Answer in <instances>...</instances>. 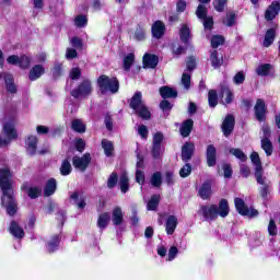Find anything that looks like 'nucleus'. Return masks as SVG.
Here are the masks:
<instances>
[{"label": "nucleus", "mask_w": 280, "mask_h": 280, "mask_svg": "<svg viewBox=\"0 0 280 280\" xmlns=\"http://www.w3.org/2000/svg\"><path fill=\"white\" fill-rule=\"evenodd\" d=\"M0 186L2 189V207L7 209L8 215H15L19 206L16 205L14 191L12 190V173L10 172V168L0 170Z\"/></svg>", "instance_id": "obj_1"}, {"label": "nucleus", "mask_w": 280, "mask_h": 280, "mask_svg": "<svg viewBox=\"0 0 280 280\" xmlns=\"http://www.w3.org/2000/svg\"><path fill=\"white\" fill-rule=\"evenodd\" d=\"M199 215H203L206 220H215L218 215L226 218V215H229V201L222 199L219 203V208H217V206H202L199 209Z\"/></svg>", "instance_id": "obj_2"}, {"label": "nucleus", "mask_w": 280, "mask_h": 280, "mask_svg": "<svg viewBox=\"0 0 280 280\" xmlns=\"http://www.w3.org/2000/svg\"><path fill=\"white\" fill-rule=\"evenodd\" d=\"M250 161L255 165V176L259 185H262L260 194L262 198H266L268 195V184H266V177L262 176L264 170L261 168V160L259 159V153L253 152L250 154Z\"/></svg>", "instance_id": "obj_3"}, {"label": "nucleus", "mask_w": 280, "mask_h": 280, "mask_svg": "<svg viewBox=\"0 0 280 280\" xmlns=\"http://www.w3.org/2000/svg\"><path fill=\"white\" fill-rule=\"evenodd\" d=\"M141 98V92H136L131 98L130 108H132L136 115L141 117V119H150V117H152V114L150 113V109H148V106L143 104V101Z\"/></svg>", "instance_id": "obj_4"}, {"label": "nucleus", "mask_w": 280, "mask_h": 280, "mask_svg": "<svg viewBox=\"0 0 280 280\" xmlns=\"http://www.w3.org/2000/svg\"><path fill=\"white\" fill-rule=\"evenodd\" d=\"M97 84L102 95H106V93H117V91H119V81L117 78H109L103 74L97 79Z\"/></svg>", "instance_id": "obj_5"}, {"label": "nucleus", "mask_w": 280, "mask_h": 280, "mask_svg": "<svg viewBox=\"0 0 280 280\" xmlns=\"http://www.w3.org/2000/svg\"><path fill=\"white\" fill-rule=\"evenodd\" d=\"M12 139H16V129H14V121H9L3 127V137H0V148L9 145Z\"/></svg>", "instance_id": "obj_6"}, {"label": "nucleus", "mask_w": 280, "mask_h": 280, "mask_svg": "<svg viewBox=\"0 0 280 280\" xmlns=\"http://www.w3.org/2000/svg\"><path fill=\"white\" fill-rule=\"evenodd\" d=\"M234 205H235L236 211L241 215H247V218H257V215H259V211L253 208H247L246 202H244L242 198H235Z\"/></svg>", "instance_id": "obj_7"}, {"label": "nucleus", "mask_w": 280, "mask_h": 280, "mask_svg": "<svg viewBox=\"0 0 280 280\" xmlns=\"http://www.w3.org/2000/svg\"><path fill=\"white\" fill-rule=\"evenodd\" d=\"M196 16L203 21L205 30H211L213 27V18L207 16V7L205 4L198 5Z\"/></svg>", "instance_id": "obj_8"}, {"label": "nucleus", "mask_w": 280, "mask_h": 280, "mask_svg": "<svg viewBox=\"0 0 280 280\" xmlns=\"http://www.w3.org/2000/svg\"><path fill=\"white\" fill-rule=\"evenodd\" d=\"M93 88L91 86V81H83L77 90L71 92L72 97H86V95H91Z\"/></svg>", "instance_id": "obj_9"}, {"label": "nucleus", "mask_w": 280, "mask_h": 280, "mask_svg": "<svg viewBox=\"0 0 280 280\" xmlns=\"http://www.w3.org/2000/svg\"><path fill=\"white\" fill-rule=\"evenodd\" d=\"M89 163H91V154L85 153L83 156H74L72 160V164L75 170L80 172H84L86 167H89Z\"/></svg>", "instance_id": "obj_10"}, {"label": "nucleus", "mask_w": 280, "mask_h": 280, "mask_svg": "<svg viewBox=\"0 0 280 280\" xmlns=\"http://www.w3.org/2000/svg\"><path fill=\"white\" fill-rule=\"evenodd\" d=\"M254 109L256 119H258V121H264V119H266V103L264 100L258 98Z\"/></svg>", "instance_id": "obj_11"}, {"label": "nucleus", "mask_w": 280, "mask_h": 280, "mask_svg": "<svg viewBox=\"0 0 280 280\" xmlns=\"http://www.w3.org/2000/svg\"><path fill=\"white\" fill-rule=\"evenodd\" d=\"M45 75V66L35 65L28 72V80L32 82L38 80L40 77Z\"/></svg>", "instance_id": "obj_12"}, {"label": "nucleus", "mask_w": 280, "mask_h": 280, "mask_svg": "<svg viewBox=\"0 0 280 280\" xmlns=\"http://www.w3.org/2000/svg\"><path fill=\"white\" fill-rule=\"evenodd\" d=\"M233 128H235V118L231 115H228L222 124V130L225 137H229L231 132H233Z\"/></svg>", "instance_id": "obj_13"}, {"label": "nucleus", "mask_w": 280, "mask_h": 280, "mask_svg": "<svg viewBox=\"0 0 280 280\" xmlns=\"http://www.w3.org/2000/svg\"><path fill=\"white\" fill-rule=\"evenodd\" d=\"M279 11H280V2L279 1L272 2L271 5H269V8L266 10L265 19L267 21H272L275 16L279 14Z\"/></svg>", "instance_id": "obj_14"}, {"label": "nucleus", "mask_w": 280, "mask_h": 280, "mask_svg": "<svg viewBox=\"0 0 280 280\" xmlns=\"http://www.w3.org/2000/svg\"><path fill=\"white\" fill-rule=\"evenodd\" d=\"M194 150L195 145L191 142H187L182 148V159L183 161L187 162L191 160V156H194Z\"/></svg>", "instance_id": "obj_15"}, {"label": "nucleus", "mask_w": 280, "mask_h": 280, "mask_svg": "<svg viewBox=\"0 0 280 280\" xmlns=\"http://www.w3.org/2000/svg\"><path fill=\"white\" fill-rule=\"evenodd\" d=\"M176 226H178V218L175 215H170L166 220L165 230L167 235H174V232L176 231Z\"/></svg>", "instance_id": "obj_16"}, {"label": "nucleus", "mask_w": 280, "mask_h": 280, "mask_svg": "<svg viewBox=\"0 0 280 280\" xmlns=\"http://www.w3.org/2000/svg\"><path fill=\"white\" fill-rule=\"evenodd\" d=\"M0 80H4L9 93H16V85H14L12 74L2 72L0 73Z\"/></svg>", "instance_id": "obj_17"}, {"label": "nucleus", "mask_w": 280, "mask_h": 280, "mask_svg": "<svg viewBox=\"0 0 280 280\" xmlns=\"http://www.w3.org/2000/svg\"><path fill=\"white\" fill-rule=\"evenodd\" d=\"M112 222L115 226L124 224V211H121L120 207L114 208L112 212Z\"/></svg>", "instance_id": "obj_18"}, {"label": "nucleus", "mask_w": 280, "mask_h": 280, "mask_svg": "<svg viewBox=\"0 0 280 280\" xmlns=\"http://www.w3.org/2000/svg\"><path fill=\"white\" fill-rule=\"evenodd\" d=\"M36 145H38V138L31 136L26 140V152L34 156L36 154Z\"/></svg>", "instance_id": "obj_19"}, {"label": "nucleus", "mask_w": 280, "mask_h": 280, "mask_svg": "<svg viewBox=\"0 0 280 280\" xmlns=\"http://www.w3.org/2000/svg\"><path fill=\"white\" fill-rule=\"evenodd\" d=\"M143 65L148 69H154L156 68V65H159V57L155 55L145 54L143 56Z\"/></svg>", "instance_id": "obj_20"}, {"label": "nucleus", "mask_w": 280, "mask_h": 280, "mask_svg": "<svg viewBox=\"0 0 280 280\" xmlns=\"http://www.w3.org/2000/svg\"><path fill=\"white\" fill-rule=\"evenodd\" d=\"M152 34L154 38H162L163 34H165V24L161 21H156L152 25Z\"/></svg>", "instance_id": "obj_21"}, {"label": "nucleus", "mask_w": 280, "mask_h": 280, "mask_svg": "<svg viewBox=\"0 0 280 280\" xmlns=\"http://www.w3.org/2000/svg\"><path fill=\"white\" fill-rule=\"evenodd\" d=\"M22 189L25 191V194H27L28 198H38V196H40L42 194V189L40 187H36V186H28V185H23Z\"/></svg>", "instance_id": "obj_22"}, {"label": "nucleus", "mask_w": 280, "mask_h": 280, "mask_svg": "<svg viewBox=\"0 0 280 280\" xmlns=\"http://www.w3.org/2000/svg\"><path fill=\"white\" fill-rule=\"evenodd\" d=\"M10 233L11 235H13V237H18V240H21L25 235V232L21 226H19V223H16V221L11 222Z\"/></svg>", "instance_id": "obj_23"}, {"label": "nucleus", "mask_w": 280, "mask_h": 280, "mask_svg": "<svg viewBox=\"0 0 280 280\" xmlns=\"http://www.w3.org/2000/svg\"><path fill=\"white\" fill-rule=\"evenodd\" d=\"M215 147L213 144L208 145L207 148V163L209 167H213L215 165V154H217Z\"/></svg>", "instance_id": "obj_24"}, {"label": "nucleus", "mask_w": 280, "mask_h": 280, "mask_svg": "<svg viewBox=\"0 0 280 280\" xmlns=\"http://www.w3.org/2000/svg\"><path fill=\"white\" fill-rule=\"evenodd\" d=\"M110 222V213L108 212H103L98 215L97 219V226L98 229H106Z\"/></svg>", "instance_id": "obj_25"}, {"label": "nucleus", "mask_w": 280, "mask_h": 280, "mask_svg": "<svg viewBox=\"0 0 280 280\" xmlns=\"http://www.w3.org/2000/svg\"><path fill=\"white\" fill-rule=\"evenodd\" d=\"M160 95L164 100H167L168 97H177L178 92H176V90H174L170 86H163V88H160Z\"/></svg>", "instance_id": "obj_26"}, {"label": "nucleus", "mask_w": 280, "mask_h": 280, "mask_svg": "<svg viewBox=\"0 0 280 280\" xmlns=\"http://www.w3.org/2000/svg\"><path fill=\"white\" fill-rule=\"evenodd\" d=\"M191 128H194V120L188 119L184 121L179 129L182 137H189V135H191Z\"/></svg>", "instance_id": "obj_27"}, {"label": "nucleus", "mask_w": 280, "mask_h": 280, "mask_svg": "<svg viewBox=\"0 0 280 280\" xmlns=\"http://www.w3.org/2000/svg\"><path fill=\"white\" fill-rule=\"evenodd\" d=\"M210 61H211V65L214 69H218V68L222 67V63L224 62V60L222 59V56L218 55V50H213L211 52Z\"/></svg>", "instance_id": "obj_28"}, {"label": "nucleus", "mask_w": 280, "mask_h": 280, "mask_svg": "<svg viewBox=\"0 0 280 280\" xmlns=\"http://www.w3.org/2000/svg\"><path fill=\"white\" fill-rule=\"evenodd\" d=\"M199 195L203 200H207V198L211 196V183H203L201 188L199 189Z\"/></svg>", "instance_id": "obj_29"}, {"label": "nucleus", "mask_w": 280, "mask_h": 280, "mask_svg": "<svg viewBox=\"0 0 280 280\" xmlns=\"http://www.w3.org/2000/svg\"><path fill=\"white\" fill-rule=\"evenodd\" d=\"M180 40L183 43H188L189 38H191V31L189 30L188 25H182V28L179 31Z\"/></svg>", "instance_id": "obj_30"}, {"label": "nucleus", "mask_w": 280, "mask_h": 280, "mask_svg": "<svg viewBox=\"0 0 280 280\" xmlns=\"http://www.w3.org/2000/svg\"><path fill=\"white\" fill-rule=\"evenodd\" d=\"M159 202H161V197L159 195H153L147 205L148 211H156Z\"/></svg>", "instance_id": "obj_31"}, {"label": "nucleus", "mask_w": 280, "mask_h": 280, "mask_svg": "<svg viewBox=\"0 0 280 280\" xmlns=\"http://www.w3.org/2000/svg\"><path fill=\"white\" fill-rule=\"evenodd\" d=\"M56 192V179L51 178L47 182L44 196H51Z\"/></svg>", "instance_id": "obj_32"}, {"label": "nucleus", "mask_w": 280, "mask_h": 280, "mask_svg": "<svg viewBox=\"0 0 280 280\" xmlns=\"http://www.w3.org/2000/svg\"><path fill=\"white\" fill-rule=\"evenodd\" d=\"M71 128L74 132H86V125L80 119L72 120Z\"/></svg>", "instance_id": "obj_33"}, {"label": "nucleus", "mask_w": 280, "mask_h": 280, "mask_svg": "<svg viewBox=\"0 0 280 280\" xmlns=\"http://www.w3.org/2000/svg\"><path fill=\"white\" fill-rule=\"evenodd\" d=\"M275 43V28H270L267 31L264 39V47H270Z\"/></svg>", "instance_id": "obj_34"}, {"label": "nucleus", "mask_w": 280, "mask_h": 280, "mask_svg": "<svg viewBox=\"0 0 280 280\" xmlns=\"http://www.w3.org/2000/svg\"><path fill=\"white\" fill-rule=\"evenodd\" d=\"M135 63V54H128L122 60V67L125 71H130V67Z\"/></svg>", "instance_id": "obj_35"}, {"label": "nucleus", "mask_w": 280, "mask_h": 280, "mask_svg": "<svg viewBox=\"0 0 280 280\" xmlns=\"http://www.w3.org/2000/svg\"><path fill=\"white\" fill-rule=\"evenodd\" d=\"M119 185H120V190L122 194H126L130 187V183L128 182V175L126 173H124L120 176L119 179Z\"/></svg>", "instance_id": "obj_36"}, {"label": "nucleus", "mask_w": 280, "mask_h": 280, "mask_svg": "<svg viewBox=\"0 0 280 280\" xmlns=\"http://www.w3.org/2000/svg\"><path fill=\"white\" fill-rule=\"evenodd\" d=\"M102 148L106 154V156H113V152L115 150V147L113 145V142L108 140H103L102 141Z\"/></svg>", "instance_id": "obj_37"}, {"label": "nucleus", "mask_w": 280, "mask_h": 280, "mask_svg": "<svg viewBox=\"0 0 280 280\" xmlns=\"http://www.w3.org/2000/svg\"><path fill=\"white\" fill-rule=\"evenodd\" d=\"M208 102H209V106H211V108H215L218 106V92H215V90L209 91Z\"/></svg>", "instance_id": "obj_38"}, {"label": "nucleus", "mask_w": 280, "mask_h": 280, "mask_svg": "<svg viewBox=\"0 0 280 280\" xmlns=\"http://www.w3.org/2000/svg\"><path fill=\"white\" fill-rule=\"evenodd\" d=\"M261 148L266 152L267 156L272 155V142L270 139H261Z\"/></svg>", "instance_id": "obj_39"}, {"label": "nucleus", "mask_w": 280, "mask_h": 280, "mask_svg": "<svg viewBox=\"0 0 280 280\" xmlns=\"http://www.w3.org/2000/svg\"><path fill=\"white\" fill-rule=\"evenodd\" d=\"M221 97H225V104H231L233 102V92L226 86L221 90Z\"/></svg>", "instance_id": "obj_40"}, {"label": "nucleus", "mask_w": 280, "mask_h": 280, "mask_svg": "<svg viewBox=\"0 0 280 280\" xmlns=\"http://www.w3.org/2000/svg\"><path fill=\"white\" fill-rule=\"evenodd\" d=\"M71 163L69 162V160H65L60 167L61 176H69V174H71Z\"/></svg>", "instance_id": "obj_41"}, {"label": "nucleus", "mask_w": 280, "mask_h": 280, "mask_svg": "<svg viewBox=\"0 0 280 280\" xmlns=\"http://www.w3.org/2000/svg\"><path fill=\"white\" fill-rule=\"evenodd\" d=\"M270 67L269 63L258 66L256 69L257 75H268V73H270Z\"/></svg>", "instance_id": "obj_42"}, {"label": "nucleus", "mask_w": 280, "mask_h": 280, "mask_svg": "<svg viewBox=\"0 0 280 280\" xmlns=\"http://www.w3.org/2000/svg\"><path fill=\"white\" fill-rule=\"evenodd\" d=\"M230 154H233L236 159L242 161L243 163L246 161V154H244V151L241 149H230Z\"/></svg>", "instance_id": "obj_43"}, {"label": "nucleus", "mask_w": 280, "mask_h": 280, "mask_svg": "<svg viewBox=\"0 0 280 280\" xmlns=\"http://www.w3.org/2000/svg\"><path fill=\"white\" fill-rule=\"evenodd\" d=\"M220 45H224V37L221 35L212 36L211 46L213 47V49H218V47H220Z\"/></svg>", "instance_id": "obj_44"}, {"label": "nucleus", "mask_w": 280, "mask_h": 280, "mask_svg": "<svg viewBox=\"0 0 280 280\" xmlns=\"http://www.w3.org/2000/svg\"><path fill=\"white\" fill-rule=\"evenodd\" d=\"M60 244V236L55 235L52 237V240L48 243V250L49 253H54V250H56V248H58V245Z\"/></svg>", "instance_id": "obj_45"}, {"label": "nucleus", "mask_w": 280, "mask_h": 280, "mask_svg": "<svg viewBox=\"0 0 280 280\" xmlns=\"http://www.w3.org/2000/svg\"><path fill=\"white\" fill-rule=\"evenodd\" d=\"M277 233H279V230L277 229V223L275 222L273 219H270L268 224V234L271 237H277Z\"/></svg>", "instance_id": "obj_46"}, {"label": "nucleus", "mask_w": 280, "mask_h": 280, "mask_svg": "<svg viewBox=\"0 0 280 280\" xmlns=\"http://www.w3.org/2000/svg\"><path fill=\"white\" fill-rule=\"evenodd\" d=\"M163 183L161 173L156 172L153 173V175L151 176V185L153 187H161V184Z\"/></svg>", "instance_id": "obj_47"}, {"label": "nucleus", "mask_w": 280, "mask_h": 280, "mask_svg": "<svg viewBox=\"0 0 280 280\" xmlns=\"http://www.w3.org/2000/svg\"><path fill=\"white\" fill-rule=\"evenodd\" d=\"M70 198L74 200V203L77 205L78 209H84L86 207V201L84 199H78L79 195L78 192H73Z\"/></svg>", "instance_id": "obj_48"}, {"label": "nucleus", "mask_w": 280, "mask_h": 280, "mask_svg": "<svg viewBox=\"0 0 280 280\" xmlns=\"http://www.w3.org/2000/svg\"><path fill=\"white\" fill-rule=\"evenodd\" d=\"M229 0H213V8L217 12H224Z\"/></svg>", "instance_id": "obj_49"}, {"label": "nucleus", "mask_w": 280, "mask_h": 280, "mask_svg": "<svg viewBox=\"0 0 280 280\" xmlns=\"http://www.w3.org/2000/svg\"><path fill=\"white\" fill-rule=\"evenodd\" d=\"M89 23V20L86 19L85 15H78L74 19V25L77 27H85V25Z\"/></svg>", "instance_id": "obj_50"}, {"label": "nucleus", "mask_w": 280, "mask_h": 280, "mask_svg": "<svg viewBox=\"0 0 280 280\" xmlns=\"http://www.w3.org/2000/svg\"><path fill=\"white\" fill-rule=\"evenodd\" d=\"M30 65H32V59L27 56L20 57L19 67L21 69H28Z\"/></svg>", "instance_id": "obj_51"}, {"label": "nucleus", "mask_w": 280, "mask_h": 280, "mask_svg": "<svg viewBox=\"0 0 280 280\" xmlns=\"http://www.w3.org/2000/svg\"><path fill=\"white\" fill-rule=\"evenodd\" d=\"M223 23L228 27H233V25H235V13H228L226 18L223 20Z\"/></svg>", "instance_id": "obj_52"}, {"label": "nucleus", "mask_w": 280, "mask_h": 280, "mask_svg": "<svg viewBox=\"0 0 280 280\" xmlns=\"http://www.w3.org/2000/svg\"><path fill=\"white\" fill-rule=\"evenodd\" d=\"M182 84L188 91V89H189V86L191 84V74L183 73V75H182Z\"/></svg>", "instance_id": "obj_53"}, {"label": "nucleus", "mask_w": 280, "mask_h": 280, "mask_svg": "<svg viewBox=\"0 0 280 280\" xmlns=\"http://www.w3.org/2000/svg\"><path fill=\"white\" fill-rule=\"evenodd\" d=\"M189 174H191V165L186 164L183 166V168H180L179 176L182 178H187V176H189Z\"/></svg>", "instance_id": "obj_54"}, {"label": "nucleus", "mask_w": 280, "mask_h": 280, "mask_svg": "<svg viewBox=\"0 0 280 280\" xmlns=\"http://www.w3.org/2000/svg\"><path fill=\"white\" fill-rule=\"evenodd\" d=\"M244 80H246L244 72H237L233 78L234 84H244Z\"/></svg>", "instance_id": "obj_55"}, {"label": "nucleus", "mask_w": 280, "mask_h": 280, "mask_svg": "<svg viewBox=\"0 0 280 280\" xmlns=\"http://www.w3.org/2000/svg\"><path fill=\"white\" fill-rule=\"evenodd\" d=\"M178 255V247L172 246L168 250V258L167 261H174L176 259V256Z\"/></svg>", "instance_id": "obj_56"}, {"label": "nucleus", "mask_w": 280, "mask_h": 280, "mask_svg": "<svg viewBox=\"0 0 280 280\" xmlns=\"http://www.w3.org/2000/svg\"><path fill=\"white\" fill-rule=\"evenodd\" d=\"M148 127L145 125H140L138 127V135L141 136L142 139H148Z\"/></svg>", "instance_id": "obj_57"}, {"label": "nucleus", "mask_w": 280, "mask_h": 280, "mask_svg": "<svg viewBox=\"0 0 280 280\" xmlns=\"http://www.w3.org/2000/svg\"><path fill=\"white\" fill-rule=\"evenodd\" d=\"M116 185H117V174L112 173L107 180V187H109V189H113V187H115Z\"/></svg>", "instance_id": "obj_58"}, {"label": "nucleus", "mask_w": 280, "mask_h": 280, "mask_svg": "<svg viewBox=\"0 0 280 280\" xmlns=\"http://www.w3.org/2000/svg\"><path fill=\"white\" fill-rule=\"evenodd\" d=\"M136 180L139 183V185H143V183H145V175L142 171H136Z\"/></svg>", "instance_id": "obj_59"}, {"label": "nucleus", "mask_w": 280, "mask_h": 280, "mask_svg": "<svg viewBox=\"0 0 280 280\" xmlns=\"http://www.w3.org/2000/svg\"><path fill=\"white\" fill-rule=\"evenodd\" d=\"M161 143H163V133L158 132L153 136V145L161 147Z\"/></svg>", "instance_id": "obj_60"}, {"label": "nucleus", "mask_w": 280, "mask_h": 280, "mask_svg": "<svg viewBox=\"0 0 280 280\" xmlns=\"http://www.w3.org/2000/svg\"><path fill=\"white\" fill-rule=\"evenodd\" d=\"M70 43L72 47H74V49H82V39L78 37H72Z\"/></svg>", "instance_id": "obj_61"}, {"label": "nucleus", "mask_w": 280, "mask_h": 280, "mask_svg": "<svg viewBox=\"0 0 280 280\" xmlns=\"http://www.w3.org/2000/svg\"><path fill=\"white\" fill-rule=\"evenodd\" d=\"M66 58L68 60H71L73 58H78V51L73 48H68L66 51Z\"/></svg>", "instance_id": "obj_62"}, {"label": "nucleus", "mask_w": 280, "mask_h": 280, "mask_svg": "<svg viewBox=\"0 0 280 280\" xmlns=\"http://www.w3.org/2000/svg\"><path fill=\"white\" fill-rule=\"evenodd\" d=\"M173 54L175 56H180V54H185V48L183 46H179L178 44L173 45Z\"/></svg>", "instance_id": "obj_63"}, {"label": "nucleus", "mask_w": 280, "mask_h": 280, "mask_svg": "<svg viewBox=\"0 0 280 280\" xmlns=\"http://www.w3.org/2000/svg\"><path fill=\"white\" fill-rule=\"evenodd\" d=\"M135 38L136 40H143V38H145V31H143V28H137Z\"/></svg>", "instance_id": "obj_64"}]
</instances>
